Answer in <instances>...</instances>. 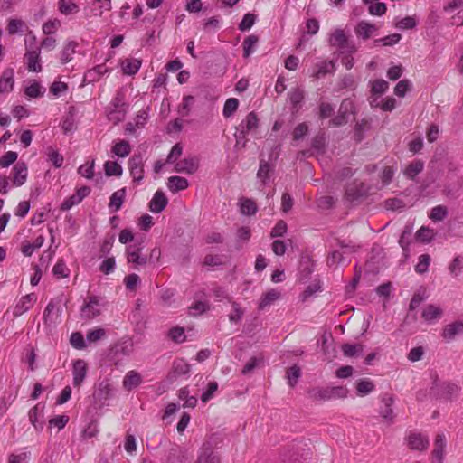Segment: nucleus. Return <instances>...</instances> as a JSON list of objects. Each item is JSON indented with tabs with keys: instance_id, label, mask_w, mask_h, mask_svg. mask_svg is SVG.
Here are the masks:
<instances>
[{
	"instance_id": "1",
	"label": "nucleus",
	"mask_w": 463,
	"mask_h": 463,
	"mask_svg": "<svg viewBox=\"0 0 463 463\" xmlns=\"http://www.w3.org/2000/svg\"><path fill=\"white\" fill-rule=\"evenodd\" d=\"M128 104L125 101V94L118 90L115 97L106 108L107 117L109 121L118 124L125 119Z\"/></svg>"
},
{
	"instance_id": "2",
	"label": "nucleus",
	"mask_w": 463,
	"mask_h": 463,
	"mask_svg": "<svg viewBox=\"0 0 463 463\" xmlns=\"http://www.w3.org/2000/svg\"><path fill=\"white\" fill-rule=\"evenodd\" d=\"M115 391L116 389L109 382V380H102L99 383L93 392L94 402L97 403L99 407L108 405L107 402L114 396Z\"/></svg>"
},
{
	"instance_id": "3",
	"label": "nucleus",
	"mask_w": 463,
	"mask_h": 463,
	"mask_svg": "<svg viewBox=\"0 0 463 463\" xmlns=\"http://www.w3.org/2000/svg\"><path fill=\"white\" fill-rule=\"evenodd\" d=\"M381 403L378 410L380 416L388 425L392 424L395 418V413L392 409L394 403L393 397L389 394H384L381 397Z\"/></svg>"
},
{
	"instance_id": "4",
	"label": "nucleus",
	"mask_w": 463,
	"mask_h": 463,
	"mask_svg": "<svg viewBox=\"0 0 463 463\" xmlns=\"http://www.w3.org/2000/svg\"><path fill=\"white\" fill-rule=\"evenodd\" d=\"M128 168L133 181L139 184L144 178V161L141 154L134 155L129 158Z\"/></svg>"
},
{
	"instance_id": "5",
	"label": "nucleus",
	"mask_w": 463,
	"mask_h": 463,
	"mask_svg": "<svg viewBox=\"0 0 463 463\" xmlns=\"http://www.w3.org/2000/svg\"><path fill=\"white\" fill-rule=\"evenodd\" d=\"M432 390H436L438 395L448 400L458 395L460 388L455 383L434 381Z\"/></svg>"
},
{
	"instance_id": "6",
	"label": "nucleus",
	"mask_w": 463,
	"mask_h": 463,
	"mask_svg": "<svg viewBox=\"0 0 463 463\" xmlns=\"http://www.w3.org/2000/svg\"><path fill=\"white\" fill-rule=\"evenodd\" d=\"M199 162L200 160L197 156H188L177 162L175 165V170L177 173L192 175L197 171Z\"/></svg>"
},
{
	"instance_id": "7",
	"label": "nucleus",
	"mask_w": 463,
	"mask_h": 463,
	"mask_svg": "<svg viewBox=\"0 0 463 463\" xmlns=\"http://www.w3.org/2000/svg\"><path fill=\"white\" fill-rule=\"evenodd\" d=\"M367 194L368 187L364 183L354 184L347 187L345 198L349 202H354L365 197Z\"/></svg>"
},
{
	"instance_id": "8",
	"label": "nucleus",
	"mask_w": 463,
	"mask_h": 463,
	"mask_svg": "<svg viewBox=\"0 0 463 463\" xmlns=\"http://www.w3.org/2000/svg\"><path fill=\"white\" fill-rule=\"evenodd\" d=\"M87 364L84 360L78 359L73 363L72 374L75 387H80L82 384L87 375Z\"/></svg>"
},
{
	"instance_id": "9",
	"label": "nucleus",
	"mask_w": 463,
	"mask_h": 463,
	"mask_svg": "<svg viewBox=\"0 0 463 463\" xmlns=\"http://www.w3.org/2000/svg\"><path fill=\"white\" fill-rule=\"evenodd\" d=\"M259 127V119L255 112H250L246 118L236 128L238 131L249 135L256 130Z\"/></svg>"
},
{
	"instance_id": "10",
	"label": "nucleus",
	"mask_w": 463,
	"mask_h": 463,
	"mask_svg": "<svg viewBox=\"0 0 463 463\" xmlns=\"http://www.w3.org/2000/svg\"><path fill=\"white\" fill-rule=\"evenodd\" d=\"M14 71L13 68H6L0 77V94L11 92L14 89Z\"/></svg>"
},
{
	"instance_id": "11",
	"label": "nucleus",
	"mask_w": 463,
	"mask_h": 463,
	"mask_svg": "<svg viewBox=\"0 0 463 463\" xmlns=\"http://www.w3.org/2000/svg\"><path fill=\"white\" fill-rule=\"evenodd\" d=\"M442 315L443 310L440 307L429 304L423 308L421 317L428 324H433L441 318Z\"/></svg>"
},
{
	"instance_id": "12",
	"label": "nucleus",
	"mask_w": 463,
	"mask_h": 463,
	"mask_svg": "<svg viewBox=\"0 0 463 463\" xmlns=\"http://www.w3.org/2000/svg\"><path fill=\"white\" fill-rule=\"evenodd\" d=\"M13 185L14 186H21L23 185L27 178V166L24 162L16 163L13 169Z\"/></svg>"
},
{
	"instance_id": "13",
	"label": "nucleus",
	"mask_w": 463,
	"mask_h": 463,
	"mask_svg": "<svg viewBox=\"0 0 463 463\" xmlns=\"http://www.w3.org/2000/svg\"><path fill=\"white\" fill-rule=\"evenodd\" d=\"M349 107H352V102L348 99L343 100L340 105L338 114L329 121V124L334 127H339L346 124Z\"/></svg>"
},
{
	"instance_id": "14",
	"label": "nucleus",
	"mask_w": 463,
	"mask_h": 463,
	"mask_svg": "<svg viewBox=\"0 0 463 463\" xmlns=\"http://www.w3.org/2000/svg\"><path fill=\"white\" fill-rule=\"evenodd\" d=\"M99 300L97 297L93 296L89 298V301L82 307L81 315L86 318H93L100 314Z\"/></svg>"
},
{
	"instance_id": "15",
	"label": "nucleus",
	"mask_w": 463,
	"mask_h": 463,
	"mask_svg": "<svg viewBox=\"0 0 463 463\" xmlns=\"http://www.w3.org/2000/svg\"><path fill=\"white\" fill-rule=\"evenodd\" d=\"M168 199L162 191H156L149 203V210L152 213H159L167 205Z\"/></svg>"
},
{
	"instance_id": "16",
	"label": "nucleus",
	"mask_w": 463,
	"mask_h": 463,
	"mask_svg": "<svg viewBox=\"0 0 463 463\" xmlns=\"http://www.w3.org/2000/svg\"><path fill=\"white\" fill-rule=\"evenodd\" d=\"M462 333L463 322L455 321L444 326L441 335L447 342H450L454 340L458 335Z\"/></svg>"
},
{
	"instance_id": "17",
	"label": "nucleus",
	"mask_w": 463,
	"mask_h": 463,
	"mask_svg": "<svg viewBox=\"0 0 463 463\" xmlns=\"http://www.w3.org/2000/svg\"><path fill=\"white\" fill-rule=\"evenodd\" d=\"M186 452L177 445L173 446L167 452L165 463H187Z\"/></svg>"
},
{
	"instance_id": "18",
	"label": "nucleus",
	"mask_w": 463,
	"mask_h": 463,
	"mask_svg": "<svg viewBox=\"0 0 463 463\" xmlns=\"http://www.w3.org/2000/svg\"><path fill=\"white\" fill-rule=\"evenodd\" d=\"M35 301L36 296L33 293L24 296L16 304L14 310V315L15 317L21 316L24 312L28 311Z\"/></svg>"
},
{
	"instance_id": "19",
	"label": "nucleus",
	"mask_w": 463,
	"mask_h": 463,
	"mask_svg": "<svg viewBox=\"0 0 463 463\" xmlns=\"http://www.w3.org/2000/svg\"><path fill=\"white\" fill-rule=\"evenodd\" d=\"M335 71V63L334 61H323L315 65L312 76L315 78H321L327 73H334Z\"/></svg>"
},
{
	"instance_id": "20",
	"label": "nucleus",
	"mask_w": 463,
	"mask_h": 463,
	"mask_svg": "<svg viewBox=\"0 0 463 463\" xmlns=\"http://www.w3.org/2000/svg\"><path fill=\"white\" fill-rule=\"evenodd\" d=\"M378 30L377 26L366 21H360L354 28L355 34L364 40H367Z\"/></svg>"
},
{
	"instance_id": "21",
	"label": "nucleus",
	"mask_w": 463,
	"mask_h": 463,
	"mask_svg": "<svg viewBox=\"0 0 463 463\" xmlns=\"http://www.w3.org/2000/svg\"><path fill=\"white\" fill-rule=\"evenodd\" d=\"M424 169V162L420 159H416L411 162L403 170L402 174L407 179L415 180L416 176L420 174Z\"/></svg>"
},
{
	"instance_id": "22",
	"label": "nucleus",
	"mask_w": 463,
	"mask_h": 463,
	"mask_svg": "<svg viewBox=\"0 0 463 463\" xmlns=\"http://www.w3.org/2000/svg\"><path fill=\"white\" fill-rule=\"evenodd\" d=\"M408 444L411 449L424 450L429 445V439L420 433H411L408 437Z\"/></svg>"
},
{
	"instance_id": "23",
	"label": "nucleus",
	"mask_w": 463,
	"mask_h": 463,
	"mask_svg": "<svg viewBox=\"0 0 463 463\" xmlns=\"http://www.w3.org/2000/svg\"><path fill=\"white\" fill-rule=\"evenodd\" d=\"M446 447V438L443 434H438L435 442L434 449L432 451L434 461L433 463H442L444 457V449Z\"/></svg>"
},
{
	"instance_id": "24",
	"label": "nucleus",
	"mask_w": 463,
	"mask_h": 463,
	"mask_svg": "<svg viewBox=\"0 0 463 463\" xmlns=\"http://www.w3.org/2000/svg\"><path fill=\"white\" fill-rule=\"evenodd\" d=\"M25 58L27 60V69L30 71L39 72L42 71V66L40 64V50L34 51H27L25 53Z\"/></svg>"
},
{
	"instance_id": "25",
	"label": "nucleus",
	"mask_w": 463,
	"mask_h": 463,
	"mask_svg": "<svg viewBox=\"0 0 463 463\" xmlns=\"http://www.w3.org/2000/svg\"><path fill=\"white\" fill-rule=\"evenodd\" d=\"M188 185V180L184 177L175 175L168 178L167 187L172 193L184 190Z\"/></svg>"
},
{
	"instance_id": "26",
	"label": "nucleus",
	"mask_w": 463,
	"mask_h": 463,
	"mask_svg": "<svg viewBox=\"0 0 463 463\" xmlns=\"http://www.w3.org/2000/svg\"><path fill=\"white\" fill-rule=\"evenodd\" d=\"M142 382L141 375L136 371H129L124 377L123 386L130 391L138 386Z\"/></svg>"
},
{
	"instance_id": "27",
	"label": "nucleus",
	"mask_w": 463,
	"mask_h": 463,
	"mask_svg": "<svg viewBox=\"0 0 463 463\" xmlns=\"http://www.w3.org/2000/svg\"><path fill=\"white\" fill-rule=\"evenodd\" d=\"M127 190L126 187H123L121 189H118V191L114 192L112 195L110 196V201L109 203V208H114V211H118L124 203L125 197H126Z\"/></svg>"
},
{
	"instance_id": "28",
	"label": "nucleus",
	"mask_w": 463,
	"mask_h": 463,
	"mask_svg": "<svg viewBox=\"0 0 463 463\" xmlns=\"http://www.w3.org/2000/svg\"><path fill=\"white\" fill-rule=\"evenodd\" d=\"M309 397L314 401H326L332 399L330 388H314L308 391Z\"/></svg>"
},
{
	"instance_id": "29",
	"label": "nucleus",
	"mask_w": 463,
	"mask_h": 463,
	"mask_svg": "<svg viewBox=\"0 0 463 463\" xmlns=\"http://www.w3.org/2000/svg\"><path fill=\"white\" fill-rule=\"evenodd\" d=\"M348 40V37L345 33L343 29H335L330 35L329 44L331 46L339 48L343 43H345Z\"/></svg>"
},
{
	"instance_id": "30",
	"label": "nucleus",
	"mask_w": 463,
	"mask_h": 463,
	"mask_svg": "<svg viewBox=\"0 0 463 463\" xmlns=\"http://www.w3.org/2000/svg\"><path fill=\"white\" fill-rule=\"evenodd\" d=\"M241 212L244 215L251 216L257 213L258 207L255 202L249 198L240 200Z\"/></svg>"
},
{
	"instance_id": "31",
	"label": "nucleus",
	"mask_w": 463,
	"mask_h": 463,
	"mask_svg": "<svg viewBox=\"0 0 463 463\" xmlns=\"http://www.w3.org/2000/svg\"><path fill=\"white\" fill-rule=\"evenodd\" d=\"M279 297L280 293L276 289L269 290L260 298V301L259 303V309H264L266 307L271 305L274 301L279 299Z\"/></svg>"
},
{
	"instance_id": "32",
	"label": "nucleus",
	"mask_w": 463,
	"mask_h": 463,
	"mask_svg": "<svg viewBox=\"0 0 463 463\" xmlns=\"http://www.w3.org/2000/svg\"><path fill=\"white\" fill-rule=\"evenodd\" d=\"M141 61L137 59H127L122 62V71L127 75H134L140 69Z\"/></svg>"
},
{
	"instance_id": "33",
	"label": "nucleus",
	"mask_w": 463,
	"mask_h": 463,
	"mask_svg": "<svg viewBox=\"0 0 463 463\" xmlns=\"http://www.w3.org/2000/svg\"><path fill=\"white\" fill-rule=\"evenodd\" d=\"M61 128L64 134H69L75 130V114L73 109H71L64 117Z\"/></svg>"
},
{
	"instance_id": "34",
	"label": "nucleus",
	"mask_w": 463,
	"mask_h": 463,
	"mask_svg": "<svg viewBox=\"0 0 463 463\" xmlns=\"http://www.w3.org/2000/svg\"><path fill=\"white\" fill-rule=\"evenodd\" d=\"M413 226L411 224L405 225L402 233L400 236L399 239V245L402 249L404 252L409 251V246L411 244L410 236L412 232Z\"/></svg>"
},
{
	"instance_id": "35",
	"label": "nucleus",
	"mask_w": 463,
	"mask_h": 463,
	"mask_svg": "<svg viewBox=\"0 0 463 463\" xmlns=\"http://www.w3.org/2000/svg\"><path fill=\"white\" fill-rule=\"evenodd\" d=\"M434 236V231L426 226H421L415 234L416 239L423 243H430Z\"/></svg>"
},
{
	"instance_id": "36",
	"label": "nucleus",
	"mask_w": 463,
	"mask_h": 463,
	"mask_svg": "<svg viewBox=\"0 0 463 463\" xmlns=\"http://www.w3.org/2000/svg\"><path fill=\"white\" fill-rule=\"evenodd\" d=\"M342 352L346 357H354L363 354V345L360 344H344L341 347Z\"/></svg>"
},
{
	"instance_id": "37",
	"label": "nucleus",
	"mask_w": 463,
	"mask_h": 463,
	"mask_svg": "<svg viewBox=\"0 0 463 463\" xmlns=\"http://www.w3.org/2000/svg\"><path fill=\"white\" fill-rule=\"evenodd\" d=\"M59 11L65 14H76L79 12V6L71 0H60L58 3Z\"/></svg>"
},
{
	"instance_id": "38",
	"label": "nucleus",
	"mask_w": 463,
	"mask_h": 463,
	"mask_svg": "<svg viewBox=\"0 0 463 463\" xmlns=\"http://www.w3.org/2000/svg\"><path fill=\"white\" fill-rule=\"evenodd\" d=\"M258 41V36L254 34L249 35L244 39L242 43L244 58H248L254 52V47Z\"/></svg>"
},
{
	"instance_id": "39",
	"label": "nucleus",
	"mask_w": 463,
	"mask_h": 463,
	"mask_svg": "<svg viewBox=\"0 0 463 463\" xmlns=\"http://www.w3.org/2000/svg\"><path fill=\"white\" fill-rule=\"evenodd\" d=\"M112 152L119 157H126L130 154L131 146L128 141L120 140L114 145Z\"/></svg>"
},
{
	"instance_id": "40",
	"label": "nucleus",
	"mask_w": 463,
	"mask_h": 463,
	"mask_svg": "<svg viewBox=\"0 0 463 463\" xmlns=\"http://www.w3.org/2000/svg\"><path fill=\"white\" fill-rule=\"evenodd\" d=\"M77 45L78 44L73 41L66 43L61 52V61L62 64L69 62L72 59Z\"/></svg>"
},
{
	"instance_id": "41",
	"label": "nucleus",
	"mask_w": 463,
	"mask_h": 463,
	"mask_svg": "<svg viewBox=\"0 0 463 463\" xmlns=\"http://www.w3.org/2000/svg\"><path fill=\"white\" fill-rule=\"evenodd\" d=\"M449 214L448 208L444 205H437L433 207L429 214V217L433 222H441L443 221Z\"/></svg>"
},
{
	"instance_id": "42",
	"label": "nucleus",
	"mask_w": 463,
	"mask_h": 463,
	"mask_svg": "<svg viewBox=\"0 0 463 463\" xmlns=\"http://www.w3.org/2000/svg\"><path fill=\"white\" fill-rule=\"evenodd\" d=\"M374 389L373 383L369 379H361L356 385L357 394L364 396L369 394Z\"/></svg>"
},
{
	"instance_id": "43",
	"label": "nucleus",
	"mask_w": 463,
	"mask_h": 463,
	"mask_svg": "<svg viewBox=\"0 0 463 463\" xmlns=\"http://www.w3.org/2000/svg\"><path fill=\"white\" fill-rule=\"evenodd\" d=\"M104 170L107 176H120L123 173L121 165L116 161H107L104 164Z\"/></svg>"
},
{
	"instance_id": "44",
	"label": "nucleus",
	"mask_w": 463,
	"mask_h": 463,
	"mask_svg": "<svg viewBox=\"0 0 463 463\" xmlns=\"http://www.w3.org/2000/svg\"><path fill=\"white\" fill-rule=\"evenodd\" d=\"M52 273L57 279L68 278L70 275V269L66 266L65 261L61 259L54 265Z\"/></svg>"
},
{
	"instance_id": "45",
	"label": "nucleus",
	"mask_w": 463,
	"mask_h": 463,
	"mask_svg": "<svg viewBox=\"0 0 463 463\" xmlns=\"http://www.w3.org/2000/svg\"><path fill=\"white\" fill-rule=\"evenodd\" d=\"M43 408L41 409V411ZM40 412V404L35 405L29 411L28 416L30 422L37 430H42L43 428V421H38V415Z\"/></svg>"
},
{
	"instance_id": "46",
	"label": "nucleus",
	"mask_w": 463,
	"mask_h": 463,
	"mask_svg": "<svg viewBox=\"0 0 463 463\" xmlns=\"http://www.w3.org/2000/svg\"><path fill=\"white\" fill-rule=\"evenodd\" d=\"M45 90L42 88L39 82L33 80L28 87H26L24 93L29 98H38L44 94Z\"/></svg>"
},
{
	"instance_id": "47",
	"label": "nucleus",
	"mask_w": 463,
	"mask_h": 463,
	"mask_svg": "<svg viewBox=\"0 0 463 463\" xmlns=\"http://www.w3.org/2000/svg\"><path fill=\"white\" fill-rule=\"evenodd\" d=\"M301 376V369L297 364L292 365L287 371V378L289 386L294 387Z\"/></svg>"
},
{
	"instance_id": "48",
	"label": "nucleus",
	"mask_w": 463,
	"mask_h": 463,
	"mask_svg": "<svg viewBox=\"0 0 463 463\" xmlns=\"http://www.w3.org/2000/svg\"><path fill=\"white\" fill-rule=\"evenodd\" d=\"M44 242V238L40 235L38 236L33 243H27L26 245L23 246V253L25 256H31L33 251L43 246Z\"/></svg>"
},
{
	"instance_id": "49",
	"label": "nucleus",
	"mask_w": 463,
	"mask_h": 463,
	"mask_svg": "<svg viewBox=\"0 0 463 463\" xmlns=\"http://www.w3.org/2000/svg\"><path fill=\"white\" fill-rule=\"evenodd\" d=\"M401 38H402L401 34L392 33V34L387 35L385 37L374 40V43L376 45L392 46V45L398 43L400 42Z\"/></svg>"
},
{
	"instance_id": "50",
	"label": "nucleus",
	"mask_w": 463,
	"mask_h": 463,
	"mask_svg": "<svg viewBox=\"0 0 463 463\" xmlns=\"http://www.w3.org/2000/svg\"><path fill=\"white\" fill-rule=\"evenodd\" d=\"M417 24L418 21L414 16H406L395 23V26L401 30L413 29Z\"/></svg>"
},
{
	"instance_id": "51",
	"label": "nucleus",
	"mask_w": 463,
	"mask_h": 463,
	"mask_svg": "<svg viewBox=\"0 0 463 463\" xmlns=\"http://www.w3.org/2000/svg\"><path fill=\"white\" fill-rule=\"evenodd\" d=\"M99 271L105 275L114 272L116 269V260L114 257H108L99 265Z\"/></svg>"
},
{
	"instance_id": "52",
	"label": "nucleus",
	"mask_w": 463,
	"mask_h": 463,
	"mask_svg": "<svg viewBox=\"0 0 463 463\" xmlns=\"http://www.w3.org/2000/svg\"><path fill=\"white\" fill-rule=\"evenodd\" d=\"M430 263V256L429 254H421L419 261L415 266V271L419 274H424L428 271Z\"/></svg>"
},
{
	"instance_id": "53",
	"label": "nucleus",
	"mask_w": 463,
	"mask_h": 463,
	"mask_svg": "<svg viewBox=\"0 0 463 463\" xmlns=\"http://www.w3.org/2000/svg\"><path fill=\"white\" fill-rule=\"evenodd\" d=\"M94 166H95V160L92 159L90 162L81 165L78 168V173L81 176H83L87 179H91L94 176Z\"/></svg>"
},
{
	"instance_id": "54",
	"label": "nucleus",
	"mask_w": 463,
	"mask_h": 463,
	"mask_svg": "<svg viewBox=\"0 0 463 463\" xmlns=\"http://www.w3.org/2000/svg\"><path fill=\"white\" fill-rule=\"evenodd\" d=\"M262 357H251L244 365L243 369L241 370V373L243 375L250 374L262 363Z\"/></svg>"
},
{
	"instance_id": "55",
	"label": "nucleus",
	"mask_w": 463,
	"mask_h": 463,
	"mask_svg": "<svg viewBox=\"0 0 463 463\" xmlns=\"http://www.w3.org/2000/svg\"><path fill=\"white\" fill-rule=\"evenodd\" d=\"M239 101L235 98L228 99L223 107V116L225 118H230L238 109Z\"/></svg>"
},
{
	"instance_id": "56",
	"label": "nucleus",
	"mask_w": 463,
	"mask_h": 463,
	"mask_svg": "<svg viewBox=\"0 0 463 463\" xmlns=\"http://www.w3.org/2000/svg\"><path fill=\"white\" fill-rule=\"evenodd\" d=\"M48 160L56 168L61 167L64 161L63 156L52 147L48 148Z\"/></svg>"
},
{
	"instance_id": "57",
	"label": "nucleus",
	"mask_w": 463,
	"mask_h": 463,
	"mask_svg": "<svg viewBox=\"0 0 463 463\" xmlns=\"http://www.w3.org/2000/svg\"><path fill=\"white\" fill-rule=\"evenodd\" d=\"M197 463H220V458L212 450L205 449L199 455Z\"/></svg>"
},
{
	"instance_id": "58",
	"label": "nucleus",
	"mask_w": 463,
	"mask_h": 463,
	"mask_svg": "<svg viewBox=\"0 0 463 463\" xmlns=\"http://www.w3.org/2000/svg\"><path fill=\"white\" fill-rule=\"evenodd\" d=\"M257 16L255 14L250 13L246 14L239 24V29L241 32L250 30L254 25Z\"/></svg>"
},
{
	"instance_id": "59",
	"label": "nucleus",
	"mask_w": 463,
	"mask_h": 463,
	"mask_svg": "<svg viewBox=\"0 0 463 463\" xmlns=\"http://www.w3.org/2000/svg\"><path fill=\"white\" fill-rule=\"evenodd\" d=\"M449 272L452 276H458L463 269V257L457 256L453 259L452 262L449 267Z\"/></svg>"
},
{
	"instance_id": "60",
	"label": "nucleus",
	"mask_w": 463,
	"mask_h": 463,
	"mask_svg": "<svg viewBox=\"0 0 463 463\" xmlns=\"http://www.w3.org/2000/svg\"><path fill=\"white\" fill-rule=\"evenodd\" d=\"M173 370L176 376L185 375L190 372V365L183 360L175 361Z\"/></svg>"
},
{
	"instance_id": "61",
	"label": "nucleus",
	"mask_w": 463,
	"mask_h": 463,
	"mask_svg": "<svg viewBox=\"0 0 463 463\" xmlns=\"http://www.w3.org/2000/svg\"><path fill=\"white\" fill-rule=\"evenodd\" d=\"M124 283L127 289L133 291L141 283V279L137 274L132 273L125 277Z\"/></svg>"
},
{
	"instance_id": "62",
	"label": "nucleus",
	"mask_w": 463,
	"mask_h": 463,
	"mask_svg": "<svg viewBox=\"0 0 463 463\" xmlns=\"http://www.w3.org/2000/svg\"><path fill=\"white\" fill-rule=\"evenodd\" d=\"M290 103L293 108L298 109V106L304 99V92L299 89H296L288 93Z\"/></svg>"
},
{
	"instance_id": "63",
	"label": "nucleus",
	"mask_w": 463,
	"mask_h": 463,
	"mask_svg": "<svg viewBox=\"0 0 463 463\" xmlns=\"http://www.w3.org/2000/svg\"><path fill=\"white\" fill-rule=\"evenodd\" d=\"M387 210L391 211H402L405 208V203L402 199L390 198L384 202Z\"/></svg>"
},
{
	"instance_id": "64",
	"label": "nucleus",
	"mask_w": 463,
	"mask_h": 463,
	"mask_svg": "<svg viewBox=\"0 0 463 463\" xmlns=\"http://www.w3.org/2000/svg\"><path fill=\"white\" fill-rule=\"evenodd\" d=\"M70 343L74 348L78 350H81L86 346L84 337L80 332H73L71 335Z\"/></svg>"
}]
</instances>
